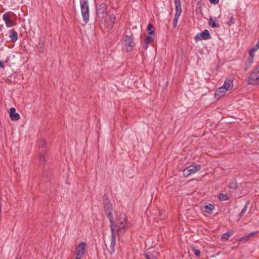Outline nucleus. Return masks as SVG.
<instances>
[{"label": "nucleus", "mask_w": 259, "mask_h": 259, "mask_svg": "<svg viewBox=\"0 0 259 259\" xmlns=\"http://www.w3.org/2000/svg\"><path fill=\"white\" fill-rule=\"evenodd\" d=\"M103 202L104 208L105 209V212L107 215V218L108 219L110 225V228L111 230V238H116V235L115 233V228H117L119 224L117 222L114 223V221L113 217V208L112 205L109 200L108 197L107 195H104L103 196Z\"/></svg>", "instance_id": "1"}, {"label": "nucleus", "mask_w": 259, "mask_h": 259, "mask_svg": "<svg viewBox=\"0 0 259 259\" xmlns=\"http://www.w3.org/2000/svg\"><path fill=\"white\" fill-rule=\"evenodd\" d=\"M81 14L84 24L89 21V5L88 0H79Z\"/></svg>", "instance_id": "2"}, {"label": "nucleus", "mask_w": 259, "mask_h": 259, "mask_svg": "<svg viewBox=\"0 0 259 259\" xmlns=\"http://www.w3.org/2000/svg\"><path fill=\"white\" fill-rule=\"evenodd\" d=\"M87 243L84 242H80L75 247L74 252L76 257L75 259H81L85 254V250Z\"/></svg>", "instance_id": "3"}, {"label": "nucleus", "mask_w": 259, "mask_h": 259, "mask_svg": "<svg viewBox=\"0 0 259 259\" xmlns=\"http://www.w3.org/2000/svg\"><path fill=\"white\" fill-rule=\"evenodd\" d=\"M248 83L249 84H259V66L257 67L250 74Z\"/></svg>", "instance_id": "4"}, {"label": "nucleus", "mask_w": 259, "mask_h": 259, "mask_svg": "<svg viewBox=\"0 0 259 259\" xmlns=\"http://www.w3.org/2000/svg\"><path fill=\"white\" fill-rule=\"evenodd\" d=\"M175 7H176V13L175 15V17L173 20L172 25L174 27H176L177 26L178 19L181 14L182 13V8H181V3L180 0H174Z\"/></svg>", "instance_id": "5"}, {"label": "nucleus", "mask_w": 259, "mask_h": 259, "mask_svg": "<svg viewBox=\"0 0 259 259\" xmlns=\"http://www.w3.org/2000/svg\"><path fill=\"white\" fill-rule=\"evenodd\" d=\"M96 14L101 20L105 18L107 14V5L104 3L99 4L96 6Z\"/></svg>", "instance_id": "6"}, {"label": "nucleus", "mask_w": 259, "mask_h": 259, "mask_svg": "<svg viewBox=\"0 0 259 259\" xmlns=\"http://www.w3.org/2000/svg\"><path fill=\"white\" fill-rule=\"evenodd\" d=\"M123 45L126 52L131 51L134 46L133 37L125 35L123 39Z\"/></svg>", "instance_id": "7"}, {"label": "nucleus", "mask_w": 259, "mask_h": 259, "mask_svg": "<svg viewBox=\"0 0 259 259\" xmlns=\"http://www.w3.org/2000/svg\"><path fill=\"white\" fill-rule=\"evenodd\" d=\"M211 38V35L207 29H205L203 31L197 33L195 36V39L196 42L198 40H206Z\"/></svg>", "instance_id": "8"}, {"label": "nucleus", "mask_w": 259, "mask_h": 259, "mask_svg": "<svg viewBox=\"0 0 259 259\" xmlns=\"http://www.w3.org/2000/svg\"><path fill=\"white\" fill-rule=\"evenodd\" d=\"M127 218L126 215L123 213L119 212V213H117L116 217L115 219V221H114V223H116V222L119 223L118 224L120 226V225H125L126 223Z\"/></svg>", "instance_id": "9"}, {"label": "nucleus", "mask_w": 259, "mask_h": 259, "mask_svg": "<svg viewBox=\"0 0 259 259\" xmlns=\"http://www.w3.org/2000/svg\"><path fill=\"white\" fill-rule=\"evenodd\" d=\"M39 162L42 168H45V164L48 162L47 153L46 151H41L39 155Z\"/></svg>", "instance_id": "10"}, {"label": "nucleus", "mask_w": 259, "mask_h": 259, "mask_svg": "<svg viewBox=\"0 0 259 259\" xmlns=\"http://www.w3.org/2000/svg\"><path fill=\"white\" fill-rule=\"evenodd\" d=\"M227 91L228 90L226 88V87L221 86L215 91L214 93V98L218 99H220L225 94Z\"/></svg>", "instance_id": "11"}, {"label": "nucleus", "mask_w": 259, "mask_h": 259, "mask_svg": "<svg viewBox=\"0 0 259 259\" xmlns=\"http://www.w3.org/2000/svg\"><path fill=\"white\" fill-rule=\"evenodd\" d=\"M3 19L5 22L6 26L8 27H10L14 26L16 24L12 20L10 19V16L8 13H5L3 16Z\"/></svg>", "instance_id": "12"}, {"label": "nucleus", "mask_w": 259, "mask_h": 259, "mask_svg": "<svg viewBox=\"0 0 259 259\" xmlns=\"http://www.w3.org/2000/svg\"><path fill=\"white\" fill-rule=\"evenodd\" d=\"M9 116L12 120H18L20 118V115L16 112V109L14 107L10 109Z\"/></svg>", "instance_id": "13"}, {"label": "nucleus", "mask_w": 259, "mask_h": 259, "mask_svg": "<svg viewBox=\"0 0 259 259\" xmlns=\"http://www.w3.org/2000/svg\"><path fill=\"white\" fill-rule=\"evenodd\" d=\"M158 254V252L156 251L151 252L150 250H148L144 253L143 255L146 259H155Z\"/></svg>", "instance_id": "14"}, {"label": "nucleus", "mask_w": 259, "mask_h": 259, "mask_svg": "<svg viewBox=\"0 0 259 259\" xmlns=\"http://www.w3.org/2000/svg\"><path fill=\"white\" fill-rule=\"evenodd\" d=\"M9 33L10 40L9 41L13 42H16L18 39L17 32L13 29L9 31Z\"/></svg>", "instance_id": "15"}, {"label": "nucleus", "mask_w": 259, "mask_h": 259, "mask_svg": "<svg viewBox=\"0 0 259 259\" xmlns=\"http://www.w3.org/2000/svg\"><path fill=\"white\" fill-rule=\"evenodd\" d=\"M187 167L189 169V173L190 174H195L199 171L201 168V165L200 164L190 165Z\"/></svg>", "instance_id": "16"}, {"label": "nucleus", "mask_w": 259, "mask_h": 259, "mask_svg": "<svg viewBox=\"0 0 259 259\" xmlns=\"http://www.w3.org/2000/svg\"><path fill=\"white\" fill-rule=\"evenodd\" d=\"M154 39V37H153L152 35H150V36H147L144 42H143V48L145 49V50H146L148 48V45L151 43V42L153 41Z\"/></svg>", "instance_id": "17"}, {"label": "nucleus", "mask_w": 259, "mask_h": 259, "mask_svg": "<svg viewBox=\"0 0 259 259\" xmlns=\"http://www.w3.org/2000/svg\"><path fill=\"white\" fill-rule=\"evenodd\" d=\"M229 188L235 191L238 188V183L235 178H233L231 180L228 185Z\"/></svg>", "instance_id": "18"}, {"label": "nucleus", "mask_w": 259, "mask_h": 259, "mask_svg": "<svg viewBox=\"0 0 259 259\" xmlns=\"http://www.w3.org/2000/svg\"><path fill=\"white\" fill-rule=\"evenodd\" d=\"M217 18L215 17L213 18L212 17H210L208 21V25L212 28H219L220 25L219 23H217L215 21Z\"/></svg>", "instance_id": "19"}, {"label": "nucleus", "mask_w": 259, "mask_h": 259, "mask_svg": "<svg viewBox=\"0 0 259 259\" xmlns=\"http://www.w3.org/2000/svg\"><path fill=\"white\" fill-rule=\"evenodd\" d=\"M104 20V26L107 29L108 32H110L114 26V24L110 22L108 19H103ZM103 19L102 20V21Z\"/></svg>", "instance_id": "20"}, {"label": "nucleus", "mask_w": 259, "mask_h": 259, "mask_svg": "<svg viewBox=\"0 0 259 259\" xmlns=\"http://www.w3.org/2000/svg\"><path fill=\"white\" fill-rule=\"evenodd\" d=\"M223 87L226 88L229 91L233 88V80L231 79H226L224 84L222 85Z\"/></svg>", "instance_id": "21"}, {"label": "nucleus", "mask_w": 259, "mask_h": 259, "mask_svg": "<svg viewBox=\"0 0 259 259\" xmlns=\"http://www.w3.org/2000/svg\"><path fill=\"white\" fill-rule=\"evenodd\" d=\"M117 228H118V230L116 231L117 235L119 236H122L124 234L126 230L125 225H120V226H118Z\"/></svg>", "instance_id": "22"}, {"label": "nucleus", "mask_w": 259, "mask_h": 259, "mask_svg": "<svg viewBox=\"0 0 259 259\" xmlns=\"http://www.w3.org/2000/svg\"><path fill=\"white\" fill-rule=\"evenodd\" d=\"M115 240L116 238H111L110 248L107 249L110 254H112L115 252V246L116 245Z\"/></svg>", "instance_id": "23"}, {"label": "nucleus", "mask_w": 259, "mask_h": 259, "mask_svg": "<svg viewBox=\"0 0 259 259\" xmlns=\"http://www.w3.org/2000/svg\"><path fill=\"white\" fill-rule=\"evenodd\" d=\"M190 248L191 251L194 253L195 256L199 257L200 255V250L198 249L197 246H194L193 245H190Z\"/></svg>", "instance_id": "24"}, {"label": "nucleus", "mask_w": 259, "mask_h": 259, "mask_svg": "<svg viewBox=\"0 0 259 259\" xmlns=\"http://www.w3.org/2000/svg\"><path fill=\"white\" fill-rule=\"evenodd\" d=\"M214 209V206L211 204H208L204 206V211L209 214L212 213V210Z\"/></svg>", "instance_id": "25"}, {"label": "nucleus", "mask_w": 259, "mask_h": 259, "mask_svg": "<svg viewBox=\"0 0 259 259\" xmlns=\"http://www.w3.org/2000/svg\"><path fill=\"white\" fill-rule=\"evenodd\" d=\"M154 27L152 24L149 23L146 31L149 35H154Z\"/></svg>", "instance_id": "26"}, {"label": "nucleus", "mask_w": 259, "mask_h": 259, "mask_svg": "<svg viewBox=\"0 0 259 259\" xmlns=\"http://www.w3.org/2000/svg\"><path fill=\"white\" fill-rule=\"evenodd\" d=\"M249 204V201L248 200L245 203V205H244V206L242 211L238 214L239 220H240L244 215L245 212L247 210V207H248Z\"/></svg>", "instance_id": "27"}, {"label": "nucleus", "mask_w": 259, "mask_h": 259, "mask_svg": "<svg viewBox=\"0 0 259 259\" xmlns=\"http://www.w3.org/2000/svg\"><path fill=\"white\" fill-rule=\"evenodd\" d=\"M42 176L44 178H46V179L49 180L51 178V172L48 168H42Z\"/></svg>", "instance_id": "28"}, {"label": "nucleus", "mask_w": 259, "mask_h": 259, "mask_svg": "<svg viewBox=\"0 0 259 259\" xmlns=\"http://www.w3.org/2000/svg\"><path fill=\"white\" fill-rule=\"evenodd\" d=\"M233 232L231 230H229L227 232L224 233L222 235V238L227 240L229 239V237L233 235Z\"/></svg>", "instance_id": "29"}, {"label": "nucleus", "mask_w": 259, "mask_h": 259, "mask_svg": "<svg viewBox=\"0 0 259 259\" xmlns=\"http://www.w3.org/2000/svg\"><path fill=\"white\" fill-rule=\"evenodd\" d=\"M228 21L226 22V24L228 25L231 26V25H233L235 23V19L232 15L228 16Z\"/></svg>", "instance_id": "30"}, {"label": "nucleus", "mask_w": 259, "mask_h": 259, "mask_svg": "<svg viewBox=\"0 0 259 259\" xmlns=\"http://www.w3.org/2000/svg\"><path fill=\"white\" fill-rule=\"evenodd\" d=\"M37 48L38 50V52L40 53H41L43 52L45 48V44L44 41L42 40L39 39L38 45L37 46Z\"/></svg>", "instance_id": "31"}, {"label": "nucleus", "mask_w": 259, "mask_h": 259, "mask_svg": "<svg viewBox=\"0 0 259 259\" xmlns=\"http://www.w3.org/2000/svg\"><path fill=\"white\" fill-rule=\"evenodd\" d=\"M218 198L220 201H225L228 200L229 199V197L227 194H224L223 193H220L219 195Z\"/></svg>", "instance_id": "32"}, {"label": "nucleus", "mask_w": 259, "mask_h": 259, "mask_svg": "<svg viewBox=\"0 0 259 259\" xmlns=\"http://www.w3.org/2000/svg\"><path fill=\"white\" fill-rule=\"evenodd\" d=\"M37 144L39 148L42 147L45 148L47 147V144L46 143L44 139H40L37 141Z\"/></svg>", "instance_id": "33"}, {"label": "nucleus", "mask_w": 259, "mask_h": 259, "mask_svg": "<svg viewBox=\"0 0 259 259\" xmlns=\"http://www.w3.org/2000/svg\"><path fill=\"white\" fill-rule=\"evenodd\" d=\"M109 20L111 22L114 24L115 21L116 20V18L115 16L113 14H111L109 16Z\"/></svg>", "instance_id": "34"}, {"label": "nucleus", "mask_w": 259, "mask_h": 259, "mask_svg": "<svg viewBox=\"0 0 259 259\" xmlns=\"http://www.w3.org/2000/svg\"><path fill=\"white\" fill-rule=\"evenodd\" d=\"M183 176L184 177H188V176H189L191 175L190 173H189V169H188V167L185 168L183 170Z\"/></svg>", "instance_id": "35"}, {"label": "nucleus", "mask_w": 259, "mask_h": 259, "mask_svg": "<svg viewBox=\"0 0 259 259\" xmlns=\"http://www.w3.org/2000/svg\"><path fill=\"white\" fill-rule=\"evenodd\" d=\"M258 232V231H253L250 233H249L247 235H246V238H247L248 240L249 239L250 237L253 236L254 235H256Z\"/></svg>", "instance_id": "36"}, {"label": "nucleus", "mask_w": 259, "mask_h": 259, "mask_svg": "<svg viewBox=\"0 0 259 259\" xmlns=\"http://www.w3.org/2000/svg\"><path fill=\"white\" fill-rule=\"evenodd\" d=\"M248 239L247 238H246V236H244V237H241L240 238H239L238 239V241H243L244 242H246L247 241H248Z\"/></svg>", "instance_id": "37"}, {"label": "nucleus", "mask_w": 259, "mask_h": 259, "mask_svg": "<svg viewBox=\"0 0 259 259\" xmlns=\"http://www.w3.org/2000/svg\"><path fill=\"white\" fill-rule=\"evenodd\" d=\"M210 3L213 5L218 4L219 2V0H209Z\"/></svg>", "instance_id": "38"}, {"label": "nucleus", "mask_w": 259, "mask_h": 259, "mask_svg": "<svg viewBox=\"0 0 259 259\" xmlns=\"http://www.w3.org/2000/svg\"><path fill=\"white\" fill-rule=\"evenodd\" d=\"M253 60V57H248V58L247 61L252 63Z\"/></svg>", "instance_id": "39"}, {"label": "nucleus", "mask_w": 259, "mask_h": 259, "mask_svg": "<svg viewBox=\"0 0 259 259\" xmlns=\"http://www.w3.org/2000/svg\"><path fill=\"white\" fill-rule=\"evenodd\" d=\"M258 49L256 48V46H255L251 49V50L252 52H254L256 51Z\"/></svg>", "instance_id": "40"}, {"label": "nucleus", "mask_w": 259, "mask_h": 259, "mask_svg": "<svg viewBox=\"0 0 259 259\" xmlns=\"http://www.w3.org/2000/svg\"><path fill=\"white\" fill-rule=\"evenodd\" d=\"M251 63H251V62L246 61V63H245V65H246V67H249L250 66Z\"/></svg>", "instance_id": "41"}, {"label": "nucleus", "mask_w": 259, "mask_h": 259, "mask_svg": "<svg viewBox=\"0 0 259 259\" xmlns=\"http://www.w3.org/2000/svg\"><path fill=\"white\" fill-rule=\"evenodd\" d=\"M0 68L4 69V65L3 64V61H0Z\"/></svg>", "instance_id": "42"}, {"label": "nucleus", "mask_w": 259, "mask_h": 259, "mask_svg": "<svg viewBox=\"0 0 259 259\" xmlns=\"http://www.w3.org/2000/svg\"><path fill=\"white\" fill-rule=\"evenodd\" d=\"M253 53H254V52H252L251 50H250V51L249 53V57H254Z\"/></svg>", "instance_id": "43"}, {"label": "nucleus", "mask_w": 259, "mask_h": 259, "mask_svg": "<svg viewBox=\"0 0 259 259\" xmlns=\"http://www.w3.org/2000/svg\"><path fill=\"white\" fill-rule=\"evenodd\" d=\"M255 46H256V48L259 49V39L258 40V41Z\"/></svg>", "instance_id": "44"}, {"label": "nucleus", "mask_w": 259, "mask_h": 259, "mask_svg": "<svg viewBox=\"0 0 259 259\" xmlns=\"http://www.w3.org/2000/svg\"><path fill=\"white\" fill-rule=\"evenodd\" d=\"M3 27V25H0V31H2Z\"/></svg>", "instance_id": "45"}, {"label": "nucleus", "mask_w": 259, "mask_h": 259, "mask_svg": "<svg viewBox=\"0 0 259 259\" xmlns=\"http://www.w3.org/2000/svg\"><path fill=\"white\" fill-rule=\"evenodd\" d=\"M11 134H12V135H13V131L12 132Z\"/></svg>", "instance_id": "46"}, {"label": "nucleus", "mask_w": 259, "mask_h": 259, "mask_svg": "<svg viewBox=\"0 0 259 259\" xmlns=\"http://www.w3.org/2000/svg\"><path fill=\"white\" fill-rule=\"evenodd\" d=\"M73 1H74V0H73Z\"/></svg>", "instance_id": "47"}, {"label": "nucleus", "mask_w": 259, "mask_h": 259, "mask_svg": "<svg viewBox=\"0 0 259 259\" xmlns=\"http://www.w3.org/2000/svg\"><path fill=\"white\" fill-rule=\"evenodd\" d=\"M20 259H21V258H20Z\"/></svg>", "instance_id": "48"}]
</instances>
